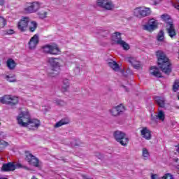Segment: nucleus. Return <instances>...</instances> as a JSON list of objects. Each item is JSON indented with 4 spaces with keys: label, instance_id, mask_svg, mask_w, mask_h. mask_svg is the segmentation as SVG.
Returning a JSON list of instances; mask_svg holds the SVG:
<instances>
[{
    "label": "nucleus",
    "instance_id": "1a4fd4ad",
    "mask_svg": "<svg viewBox=\"0 0 179 179\" xmlns=\"http://www.w3.org/2000/svg\"><path fill=\"white\" fill-rule=\"evenodd\" d=\"M29 23H30V17H22V18L17 22V29L21 33H24V31H27V29L29 27Z\"/></svg>",
    "mask_w": 179,
    "mask_h": 179
},
{
    "label": "nucleus",
    "instance_id": "9b49d317",
    "mask_svg": "<svg viewBox=\"0 0 179 179\" xmlns=\"http://www.w3.org/2000/svg\"><path fill=\"white\" fill-rule=\"evenodd\" d=\"M157 27V22L153 18L149 20V24L143 26L144 30L150 32L154 31V30H156Z\"/></svg>",
    "mask_w": 179,
    "mask_h": 179
},
{
    "label": "nucleus",
    "instance_id": "7ed1b4c3",
    "mask_svg": "<svg viewBox=\"0 0 179 179\" xmlns=\"http://www.w3.org/2000/svg\"><path fill=\"white\" fill-rule=\"evenodd\" d=\"M48 62L50 64L51 69L48 71V76L54 78L57 75H59L61 72V64H62V59L49 57Z\"/></svg>",
    "mask_w": 179,
    "mask_h": 179
},
{
    "label": "nucleus",
    "instance_id": "6e6552de",
    "mask_svg": "<svg viewBox=\"0 0 179 179\" xmlns=\"http://www.w3.org/2000/svg\"><path fill=\"white\" fill-rule=\"evenodd\" d=\"M42 50L45 54H50L51 55H58L61 52V50L57 44L45 45L42 47Z\"/></svg>",
    "mask_w": 179,
    "mask_h": 179
},
{
    "label": "nucleus",
    "instance_id": "f257e3e1",
    "mask_svg": "<svg viewBox=\"0 0 179 179\" xmlns=\"http://www.w3.org/2000/svg\"><path fill=\"white\" fill-rule=\"evenodd\" d=\"M17 121L21 127H29L30 128H38L41 125L40 120L30 119V113L27 109H22L21 113L17 117Z\"/></svg>",
    "mask_w": 179,
    "mask_h": 179
},
{
    "label": "nucleus",
    "instance_id": "20e7f679",
    "mask_svg": "<svg viewBox=\"0 0 179 179\" xmlns=\"http://www.w3.org/2000/svg\"><path fill=\"white\" fill-rule=\"evenodd\" d=\"M113 136L116 142H118L122 146H128L129 143V138L127 137V134L121 131H115L113 133Z\"/></svg>",
    "mask_w": 179,
    "mask_h": 179
},
{
    "label": "nucleus",
    "instance_id": "72a5a7b5",
    "mask_svg": "<svg viewBox=\"0 0 179 179\" xmlns=\"http://www.w3.org/2000/svg\"><path fill=\"white\" fill-rule=\"evenodd\" d=\"M116 109L119 112V115L122 114L127 109L125 108V106H124L122 104H120L117 106H115Z\"/></svg>",
    "mask_w": 179,
    "mask_h": 179
},
{
    "label": "nucleus",
    "instance_id": "e433bc0d",
    "mask_svg": "<svg viewBox=\"0 0 179 179\" xmlns=\"http://www.w3.org/2000/svg\"><path fill=\"white\" fill-rule=\"evenodd\" d=\"M179 90V80H175L173 85V92H178Z\"/></svg>",
    "mask_w": 179,
    "mask_h": 179
},
{
    "label": "nucleus",
    "instance_id": "393cba45",
    "mask_svg": "<svg viewBox=\"0 0 179 179\" xmlns=\"http://www.w3.org/2000/svg\"><path fill=\"white\" fill-rule=\"evenodd\" d=\"M10 100V95H4L0 98V102L2 104H8L9 106Z\"/></svg>",
    "mask_w": 179,
    "mask_h": 179
},
{
    "label": "nucleus",
    "instance_id": "cd10ccee",
    "mask_svg": "<svg viewBox=\"0 0 179 179\" xmlns=\"http://www.w3.org/2000/svg\"><path fill=\"white\" fill-rule=\"evenodd\" d=\"M68 89H69V80L68 79H65L63 81L62 92H63V93H65V92H68Z\"/></svg>",
    "mask_w": 179,
    "mask_h": 179
},
{
    "label": "nucleus",
    "instance_id": "6ab92c4d",
    "mask_svg": "<svg viewBox=\"0 0 179 179\" xmlns=\"http://www.w3.org/2000/svg\"><path fill=\"white\" fill-rule=\"evenodd\" d=\"M150 75H152V76H155V78H162V73L160 72V70H159V68L152 66L150 68Z\"/></svg>",
    "mask_w": 179,
    "mask_h": 179
},
{
    "label": "nucleus",
    "instance_id": "c756f323",
    "mask_svg": "<svg viewBox=\"0 0 179 179\" xmlns=\"http://www.w3.org/2000/svg\"><path fill=\"white\" fill-rule=\"evenodd\" d=\"M6 79L8 82H10V83H15V82H17V80H16V76L15 75L6 76Z\"/></svg>",
    "mask_w": 179,
    "mask_h": 179
},
{
    "label": "nucleus",
    "instance_id": "5701e85b",
    "mask_svg": "<svg viewBox=\"0 0 179 179\" xmlns=\"http://www.w3.org/2000/svg\"><path fill=\"white\" fill-rule=\"evenodd\" d=\"M161 17L162 20L165 22V23L166 24V26H170V24H173V20L171 19V17H170V15L167 14H163L161 16Z\"/></svg>",
    "mask_w": 179,
    "mask_h": 179
},
{
    "label": "nucleus",
    "instance_id": "5fc2aeb1",
    "mask_svg": "<svg viewBox=\"0 0 179 179\" xmlns=\"http://www.w3.org/2000/svg\"><path fill=\"white\" fill-rule=\"evenodd\" d=\"M178 1V2H179V0H177Z\"/></svg>",
    "mask_w": 179,
    "mask_h": 179
},
{
    "label": "nucleus",
    "instance_id": "39448f33",
    "mask_svg": "<svg viewBox=\"0 0 179 179\" xmlns=\"http://www.w3.org/2000/svg\"><path fill=\"white\" fill-rule=\"evenodd\" d=\"M134 16L138 17V19H142L152 15V10L150 8L148 7H137L134 11Z\"/></svg>",
    "mask_w": 179,
    "mask_h": 179
},
{
    "label": "nucleus",
    "instance_id": "2eb2a0df",
    "mask_svg": "<svg viewBox=\"0 0 179 179\" xmlns=\"http://www.w3.org/2000/svg\"><path fill=\"white\" fill-rule=\"evenodd\" d=\"M141 136L145 139V141H150V139H152V131L147 127H142L141 130Z\"/></svg>",
    "mask_w": 179,
    "mask_h": 179
},
{
    "label": "nucleus",
    "instance_id": "58836bf2",
    "mask_svg": "<svg viewBox=\"0 0 179 179\" xmlns=\"http://www.w3.org/2000/svg\"><path fill=\"white\" fill-rule=\"evenodd\" d=\"M162 178L163 179H174V178L173 177V175L170 173L165 174V176H163Z\"/></svg>",
    "mask_w": 179,
    "mask_h": 179
},
{
    "label": "nucleus",
    "instance_id": "4c0bfd02",
    "mask_svg": "<svg viewBox=\"0 0 179 179\" xmlns=\"http://www.w3.org/2000/svg\"><path fill=\"white\" fill-rule=\"evenodd\" d=\"M47 15H48V13L46 11H41L38 13V16L40 17V19H45V17H47Z\"/></svg>",
    "mask_w": 179,
    "mask_h": 179
},
{
    "label": "nucleus",
    "instance_id": "ea45409f",
    "mask_svg": "<svg viewBox=\"0 0 179 179\" xmlns=\"http://www.w3.org/2000/svg\"><path fill=\"white\" fill-rule=\"evenodd\" d=\"M56 103L57 104V106H65L66 104L64 101H61V100L57 101Z\"/></svg>",
    "mask_w": 179,
    "mask_h": 179
},
{
    "label": "nucleus",
    "instance_id": "f704fd0d",
    "mask_svg": "<svg viewBox=\"0 0 179 179\" xmlns=\"http://www.w3.org/2000/svg\"><path fill=\"white\" fill-rule=\"evenodd\" d=\"M6 146H9V143L8 142L0 141V152H2V150L6 148Z\"/></svg>",
    "mask_w": 179,
    "mask_h": 179
},
{
    "label": "nucleus",
    "instance_id": "f3484780",
    "mask_svg": "<svg viewBox=\"0 0 179 179\" xmlns=\"http://www.w3.org/2000/svg\"><path fill=\"white\" fill-rule=\"evenodd\" d=\"M15 170H16V167L15 166V162L3 164L1 167V171H4L6 173L9 171H15Z\"/></svg>",
    "mask_w": 179,
    "mask_h": 179
},
{
    "label": "nucleus",
    "instance_id": "f8f14e48",
    "mask_svg": "<svg viewBox=\"0 0 179 179\" xmlns=\"http://www.w3.org/2000/svg\"><path fill=\"white\" fill-rule=\"evenodd\" d=\"M38 9H40V3L38 2H34L29 3V6L24 8V12L26 13H34V12H37Z\"/></svg>",
    "mask_w": 179,
    "mask_h": 179
},
{
    "label": "nucleus",
    "instance_id": "dca6fc26",
    "mask_svg": "<svg viewBox=\"0 0 179 179\" xmlns=\"http://www.w3.org/2000/svg\"><path fill=\"white\" fill-rule=\"evenodd\" d=\"M40 43V40L38 38V34H35L31 37L29 42V50H34L36 47H37V44Z\"/></svg>",
    "mask_w": 179,
    "mask_h": 179
},
{
    "label": "nucleus",
    "instance_id": "2f4dec72",
    "mask_svg": "<svg viewBox=\"0 0 179 179\" xmlns=\"http://www.w3.org/2000/svg\"><path fill=\"white\" fill-rule=\"evenodd\" d=\"M157 40L158 41H164V31L163 30L159 31L157 36Z\"/></svg>",
    "mask_w": 179,
    "mask_h": 179
},
{
    "label": "nucleus",
    "instance_id": "a18cd8bd",
    "mask_svg": "<svg viewBox=\"0 0 179 179\" xmlns=\"http://www.w3.org/2000/svg\"><path fill=\"white\" fill-rule=\"evenodd\" d=\"M173 6H174V8H176V9H178V10H179V3L178 4H174Z\"/></svg>",
    "mask_w": 179,
    "mask_h": 179
},
{
    "label": "nucleus",
    "instance_id": "0eeeda50",
    "mask_svg": "<svg viewBox=\"0 0 179 179\" xmlns=\"http://www.w3.org/2000/svg\"><path fill=\"white\" fill-rule=\"evenodd\" d=\"M112 41L115 43V44H117L118 45H121L124 48V50H129V45L125 43V41H122L121 38V33L115 32L112 34L111 37Z\"/></svg>",
    "mask_w": 179,
    "mask_h": 179
},
{
    "label": "nucleus",
    "instance_id": "c03bdc74",
    "mask_svg": "<svg viewBox=\"0 0 179 179\" xmlns=\"http://www.w3.org/2000/svg\"><path fill=\"white\" fill-rule=\"evenodd\" d=\"M5 3V0H0V6H3Z\"/></svg>",
    "mask_w": 179,
    "mask_h": 179
},
{
    "label": "nucleus",
    "instance_id": "473e14b6",
    "mask_svg": "<svg viewBox=\"0 0 179 179\" xmlns=\"http://www.w3.org/2000/svg\"><path fill=\"white\" fill-rule=\"evenodd\" d=\"M6 24V20L3 17L0 15V29H3V27H5Z\"/></svg>",
    "mask_w": 179,
    "mask_h": 179
},
{
    "label": "nucleus",
    "instance_id": "aec40b11",
    "mask_svg": "<svg viewBox=\"0 0 179 179\" xmlns=\"http://www.w3.org/2000/svg\"><path fill=\"white\" fill-rule=\"evenodd\" d=\"M158 118L160 121H164L166 119V115L164 114V111L159 110L157 115L153 116L151 115V120L152 121H155V118Z\"/></svg>",
    "mask_w": 179,
    "mask_h": 179
},
{
    "label": "nucleus",
    "instance_id": "de8ad7c7",
    "mask_svg": "<svg viewBox=\"0 0 179 179\" xmlns=\"http://www.w3.org/2000/svg\"><path fill=\"white\" fill-rule=\"evenodd\" d=\"M175 148H177L176 152L179 153V144L178 145H176Z\"/></svg>",
    "mask_w": 179,
    "mask_h": 179
},
{
    "label": "nucleus",
    "instance_id": "603ef678",
    "mask_svg": "<svg viewBox=\"0 0 179 179\" xmlns=\"http://www.w3.org/2000/svg\"><path fill=\"white\" fill-rule=\"evenodd\" d=\"M178 170L179 171V165H178Z\"/></svg>",
    "mask_w": 179,
    "mask_h": 179
},
{
    "label": "nucleus",
    "instance_id": "b1692460",
    "mask_svg": "<svg viewBox=\"0 0 179 179\" xmlns=\"http://www.w3.org/2000/svg\"><path fill=\"white\" fill-rule=\"evenodd\" d=\"M38 27V24L36 21H31L29 24H28L29 31H30V33H34V31H36V30L37 29Z\"/></svg>",
    "mask_w": 179,
    "mask_h": 179
},
{
    "label": "nucleus",
    "instance_id": "8fccbe9b",
    "mask_svg": "<svg viewBox=\"0 0 179 179\" xmlns=\"http://www.w3.org/2000/svg\"><path fill=\"white\" fill-rule=\"evenodd\" d=\"M0 179H8L7 178H1Z\"/></svg>",
    "mask_w": 179,
    "mask_h": 179
},
{
    "label": "nucleus",
    "instance_id": "864d4df0",
    "mask_svg": "<svg viewBox=\"0 0 179 179\" xmlns=\"http://www.w3.org/2000/svg\"><path fill=\"white\" fill-rule=\"evenodd\" d=\"M176 162H178V159H176Z\"/></svg>",
    "mask_w": 179,
    "mask_h": 179
},
{
    "label": "nucleus",
    "instance_id": "9d476101",
    "mask_svg": "<svg viewBox=\"0 0 179 179\" xmlns=\"http://www.w3.org/2000/svg\"><path fill=\"white\" fill-rule=\"evenodd\" d=\"M96 5L106 10H113L115 8L111 0H96Z\"/></svg>",
    "mask_w": 179,
    "mask_h": 179
},
{
    "label": "nucleus",
    "instance_id": "49530a36",
    "mask_svg": "<svg viewBox=\"0 0 179 179\" xmlns=\"http://www.w3.org/2000/svg\"><path fill=\"white\" fill-rule=\"evenodd\" d=\"M156 177H157V175H156V174H152V175L151 176V179H156Z\"/></svg>",
    "mask_w": 179,
    "mask_h": 179
},
{
    "label": "nucleus",
    "instance_id": "ddd939ff",
    "mask_svg": "<svg viewBox=\"0 0 179 179\" xmlns=\"http://www.w3.org/2000/svg\"><path fill=\"white\" fill-rule=\"evenodd\" d=\"M127 62L131 64V65H132L134 69L139 70V69H142L143 68V66H142V64H141V62L137 61L136 59H135V57H127Z\"/></svg>",
    "mask_w": 179,
    "mask_h": 179
},
{
    "label": "nucleus",
    "instance_id": "412c9836",
    "mask_svg": "<svg viewBox=\"0 0 179 179\" xmlns=\"http://www.w3.org/2000/svg\"><path fill=\"white\" fill-rule=\"evenodd\" d=\"M154 99L159 107L163 108L166 106V99L164 97L155 96Z\"/></svg>",
    "mask_w": 179,
    "mask_h": 179
},
{
    "label": "nucleus",
    "instance_id": "bb28decb",
    "mask_svg": "<svg viewBox=\"0 0 179 179\" xmlns=\"http://www.w3.org/2000/svg\"><path fill=\"white\" fill-rule=\"evenodd\" d=\"M108 64L112 69H113V71H118V69H120V65L115 61L111 60L108 62Z\"/></svg>",
    "mask_w": 179,
    "mask_h": 179
},
{
    "label": "nucleus",
    "instance_id": "a19ab883",
    "mask_svg": "<svg viewBox=\"0 0 179 179\" xmlns=\"http://www.w3.org/2000/svg\"><path fill=\"white\" fill-rule=\"evenodd\" d=\"M15 170L16 169H23V165H22V164H15Z\"/></svg>",
    "mask_w": 179,
    "mask_h": 179
},
{
    "label": "nucleus",
    "instance_id": "79ce46f5",
    "mask_svg": "<svg viewBox=\"0 0 179 179\" xmlns=\"http://www.w3.org/2000/svg\"><path fill=\"white\" fill-rule=\"evenodd\" d=\"M96 157H98V159H101L103 158V156H101V154L100 152H96L95 153Z\"/></svg>",
    "mask_w": 179,
    "mask_h": 179
},
{
    "label": "nucleus",
    "instance_id": "f03ea898",
    "mask_svg": "<svg viewBox=\"0 0 179 179\" xmlns=\"http://www.w3.org/2000/svg\"><path fill=\"white\" fill-rule=\"evenodd\" d=\"M156 56L159 69H161L162 72L165 73V75H170V73H171V62H170V59L167 57L166 53L162 50L157 51Z\"/></svg>",
    "mask_w": 179,
    "mask_h": 179
},
{
    "label": "nucleus",
    "instance_id": "6e6d98bb",
    "mask_svg": "<svg viewBox=\"0 0 179 179\" xmlns=\"http://www.w3.org/2000/svg\"><path fill=\"white\" fill-rule=\"evenodd\" d=\"M0 125H1V122H0Z\"/></svg>",
    "mask_w": 179,
    "mask_h": 179
},
{
    "label": "nucleus",
    "instance_id": "4be33fe9",
    "mask_svg": "<svg viewBox=\"0 0 179 179\" xmlns=\"http://www.w3.org/2000/svg\"><path fill=\"white\" fill-rule=\"evenodd\" d=\"M6 65L8 69H10V71H13V69L16 68L17 64H16V62L13 60V59L10 58L7 60Z\"/></svg>",
    "mask_w": 179,
    "mask_h": 179
},
{
    "label": "nucleus",
    "instance_id": "a878e982",
    "mask_svg": "<svg viewBox=\"0 0 179 179\" xmlns=\"http://www.w3.org/2000/svg\"><path fill=\"white\" fill-rule=\"evenodd\" d=\"M67 124H69V120L62 119L55 124V128H59L60 127H62V125H66Z\"/></svg>",
    "mask_w": 179,
    "mask_h": 179
},
{
    "label": "nucleus",
    "instance_id": "c9c22d12",
    "mask_svg": "<svg viewBox=\"0 0 179 179\" xmlns=\"http://www.w3.org/2000/svg\"><path fill=\"white\" fill-rule=\"evenodd\" d=\"M110 113L111 115H113V117H117V115H120V113L116 107L113 108L110 110Z\"/></svg>",
    "mask_w": 179,
    "mask_h": 179
},
{
    "label": "nucleus",
    "instance_id": "c85d7f7f",
    "mask_svg": "<svg viewBox=\"0 0 179 179\" xmlns=\"http://www.w3.org/2000/svg\"><path fill=\"white\" fill-rule=\"evenodd\" d=\"M9 101H10L9 106H16V104L19 103V98H17V96L10 95V99Z\"/></svg>",
    "mask_w": 179,
    "mask_h": 179
},
{
    "label": "nucleus",
    "instance_id": "423d86ee",
    "mask_svg": "<svg viewBox=\"0 0 179 179\" xmlns=\"http://www.w3.org/2000/svg\"><path fill=\"white\" fill-rule=\"evenodd\" d=\"M25 160L28 162L29 164H32L34 167H37V169L41 170V162L29 151H25Z\"/></svg>",
    "mask_w": 179,
    "mask_h": 179
},
{
    "label": "nucleus",
    "instance_id": "37998d69",
    "mask_svg": "<svg viewBox=\"0 0 179 179\" xmlns=\"http://www.w3.org/2000/svg\"><path fill=\"white\" fill-rule=\"evenodd\" d=\"M8 34H15V31L13 29H9L7 31Z\"/></svg>",
    "mask_w": 179,
    "mask_h": 179
},
{
    "label": "nucleus",
    "instance_id": "7c9ffc66",
    "mask_svg": "<svg viewBox=\"0 0 179 179\" xmlns=\"http://www.w3.org/2000/svg\"><path fill=\"white\" fill-rule=\"evenodd\" d=\"M142 155L143 157H144V160H148V159H149V156H150V154L149 153L148 149L143 148Z\"/></svg>",
    "mask_w": 179,
    "mask_h": 179
},
{
    "label": "nucleus",
    "instance_id": "a211bd4d",
    "mask_svg": "<svg viewBox=\"0 0 179 179\" xmlns=\"http://www.w3.org/2000/svg\"><path fill=\"white\" fill-rule=\"evenodd\" d=\"M166 31L171 37V38H174L176 36H177V31H176V28L174 27V24H170L169 25H166Z\"/></svg>",
    "mask_w": 179,
    "mask_h": 179
},
{
    "label": "nucleus",
    "instance_id": "4468645a",
    "mask_svg": "<svg viewBox=\"0 0 179 179\" xmlns=\"http://www.w3.org/2000/svg\"><path fill=\"white\" fill-rule=\"evenodd\" d=\"M127 62L131 64V65H132L134 69L139 70V69H142L143 68V66H142V64H141V62L137 61L136 59H135V57H127Z\"/></svg>",
    "mask_w": 179,
    "mask_h": 179
},
{
    "label": "nucleus",
    "instance_id": "09e8293b",
    "mask_svg": "<svg viewBox=\"0 0 179 179\" xmlns=\"http://www.w3.org/2000/svg\"><path fill=\"white\" fill-rule=\"evenodd\" d=\"M122 87H124V89H125L126 92H129L128 89L127 88L126 86L124 85H122Z\"/></svg>",
    "mask_w": 179,
    "mask_h": 179
},
{
    "label": "nucleus",
    "instance_id": "3c124183",
    "mask_svg": "<svg viewBox=\"0 0 179 179\" xmlns=\"http://www.w3.org/2000/svg\"><path fill=\"white\" fill-rule=\"evenodd\" d=\"M178 100H179V94L178 95Z\"/></svg>",
    "mask_w": 179,
    "mask_h": 179
}]
</instances>
